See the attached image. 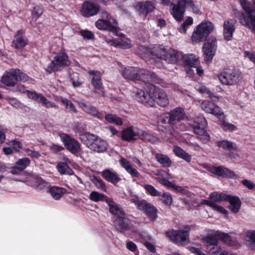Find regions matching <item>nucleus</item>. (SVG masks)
<instances>
[{
    "instance_id": "nucleus-22",
    "label": "nucleus",
    "mask_w": 255,
    "mask_h": 255,
    "mask_svg": "<svg viewBox=\"0 0 255 255\" xmlns=\"http://www.w3.org/2000/svg\"><path fill=\"white\" fill-rule=\"evenodd\" d=\"M133 6L140 16L145 17L155 8L154 3L151 1H140L135 3Z\"/></svg>"
},
{
    "instance_id": "nucleus-43",
    "label": "nucleus",
    "mask_w": 255,
    "mask_h": 255,
    "mask_svg": "<svg viewBox=\"0 0 255 255\" xmlns=\"http://www.w3.org/2000/svg\"><path fill=\"white\" fill-rule=\"evenodd\" d=\"M130 201L132 203L135 204L138 210L143 211L144 213L147 209L148 206H150V203L148 202L145 200H140L136 198H131Z\"/></svg>"
},
{
    "instance_id": "nucleus-23",
    "label": "nucleus",
    "mask_w": 255,
    "mask_h": 255,
    "mask_svg": "<svg viewBox=\"0 0 255 255\" xmlns=\"http://www.w3.org/2000/svg\"><path fill=\"white\" fill-rule=\"evenodd\" d=\"M120 71L124 78L134 81L135 85L137 84L139 68L133 67H123L121 66Z\"/></svg>"
},
{
    "instance_id": "nucleus-62",
    "label": "nucleus",
    "mask_w": 255,
    "mask_h": 255,
    "mask_svg": "<svg viewBox=\"0 0 255 255\" xmlns=\"http://www.w3.org/2000/svg\"><path fill=\"white\" fill-rule=\"evenodd\" d=\"M9 142L10 145L12 146V147L16 150H18L19 149L22 148V144L19 141L14 139L11 140Z\"/></svg>"
},
{
    "instance_id": "nucleus-6",
    "label": "nucleus",
    "mask_w": 255,
    "mask_h": 255,
    "mask_svg": "<svg viewBox=\"0 0 255 255\" xmlns=\"http://www.w3.org/2000/svg\"><path fill=\"white\" fill-rule=\"evenodd\" d=\"M186 5L192 8L194 13L198 14L200 12L198 7L195 4L193 0H179L176 5L173 3L171 4L172 7L170 12L177 21H181L183 19Z\"/></svg>"
},
{
    "instance_id": "nucleus-12",
    "label": "nucleus",
    "mask_w": 255,
    "mask_h": 255,
    "mask_svg": "<svg viewBox=\"0 0 255 255\" xmlns=\"http://www.w3.org/2000/svg\"><path fill=\"white\" fill-rule=\"evenodd\" d=\"M27 79L26 74L18 69H12L4 73L1 81L7 87H14L18 81L25 82Z\"/></svg>"
},
{
    "instance_id": "nucleus-33",
    "label": "nucleus",
    "mask_w": 255,
    "mask_h": 255,
    "mask_svg": "<svg viewBox=\"0 0 255 255\" xmlns=\"http://www.w3.org/2000/svg\"><path fill=\"white\" fill-rule=\"evenodd\" d=\"M67 190L61 187L52 186L49 188L48 193L54 200H59L66 194Z\"/></svg>"
},
{
    "instance_id": "nucleus-21",
    "label": "nucleus",
    "mask_w": 255,
    "mask_h": 255,
    "mask_svg": "<svg viewBox=\"0 0 255 255\" xmlns=\"http://www.w3.org/2000/svg\"><path fill=\"white\" fill-rule=\"evenodd\" d=\"M176 61V63L181 62L185 66L190 67H196L199 65V61L198 58L194 54L183 55L181 52L177 51Z\"/></svg>"
},
{
    "instance_id": "nucleus-35",
    "label": "nucleus",
    "mask_w": 255,
    "mask_h": 255,
    "mask_svg": "<svg viewBox=\"0 0 255 255\" xmlns=\"http://www.w3.org/2000/svg\"><path fill=\"white\" fill-rule=\"evenodd\" d=\"M23 30H19L14 35L12 43L17 49H22L27 44V40L23 38Z\"/></svg>"
},
{
    "instance_id": "nucleus-31",
    "label": "nucleus",
    "mask_w": 255,
    "mask_h": 255,
    "mask_svg": "<svg viewBox=\"0 0 255 255\" xmlns=\"http://www.w3.org/2000/svg\"><path fill=\"white\" fill-rule=\"evenodd\" d=\"M224 36L226 40H231L235 30V22L232 19H228L224 23Z\"/></svg>"
},
{
    "instance_id": "nucleus-27",
    "label": "nucleus",
    "mask_w": 255,
    "mask_h": 255,
    "mask_svg": "<svg viewBox=\"0 0 255 255\" xmlns=\"http://www.w3.org/2000/svg\"><path fill=\"white\" fill-rule=\"evenodd\" d=\"M130 220L125 216H121L117 218L114 221L115 228L120 232H124L128 230L130 226Z\"/></svg>"
},
{
    "instance_id": "nucleus-51",
    "label": "nucleus",
    "mask_w": 255,
    "mask_h": 255,
    "mask_svg": "<svg viewBox=\"0 0 255 255\" xmlns=\"http://www.w3.org/2000/svg\"><path fill=\"white\" fill-rule=\"evenodd\" d=\"M159 197H160V200L162 201V202L165 205L168 206L171 205L172 201V199L171 195L167 193L166 192H164L162 193L161 192V194Z\"/></svg>"
},
{
    "instance_id": "nucleus-30",
    "label": "nucleus",
    "mask_w": 255,
    "mask_h": 255,
    "mask_svg": "<svg viewBox=\"0 0 255 255\" xmlns=\"http://www.w3.org/2000/svg\"><path fill=\"white\" fill-rule=\"evenodd\" d=\"M210 172L219 176L233 178L236 176L233 171L222 166H213L210 168Z\"/></svg>"
},
{
    "instance_id": "nucleus-5",
    "label": "nucleus",
    "mask_w": 255,
    "mask_h": 255,
    "mask_svg": "<svg viewBox=\"0 0 255 255\" xmlns=\"http://www.w3.org/2000/svg\"><path fill=\"white\" fill-rule=\"evenodd\" d=\"M101 17L96 22V27L99 30L108 31L118 35L120 28L116 20L105 10L101 12Z\"/></svg>"
},
{
    "instance_id": "nucleus-40",
    "label": "nucleus",
    "mask_w": 255,
    "mask_h": 255,
    "mask_svg": "<svg viewBox=\"0 0 255 255\" xmlns=\"http://www.w3.org/2000/svg\"><path fill=\"white\" fill-rule=\"evenodd\" d=\"M173 151L178 157L183 159L188 162L191 161V156L179 146H174Z\"/></svg>"
},
{
    "instance_id": "nucleus-56",
    "label": "nucleus",
    "mask_w": 255,
    "mask_h": 255,
    "mask_svg": "<svg viewBox=\"0 0 255 255\" xmlns=\"http://www.w3.org/2000/svg\"><path fill=\"white\" fill-rule=\"evenodd\" d=\"M208 205L213 208V209L218 212L223 214H226L227 213V210L222 206L217 205L215 203L208 202Z\"/></svg>"
},
{
    "instance_id": "nucleus-39",
    "label": "nucleus",
    "mask_w": 255,
    "mask_h": 255,
    "mask_svg": "<svg viewBox=\"0 0 255 255\" xmlns=\"http://www.w3.org/2000/svg\"><path fill=\"white\" fill-rule=\"evenodd\" d=\"M155 158L157 161L163 167H169L172 164V161L166 155L161 153H156Z\"/></svg>"
},
{
    "instance_id": "nucleus-14",
    "label": "nucleus",
    "mask_w": 255,
    "mask_h": 255,
    "mask_svg": "<svg viewBox=\"0 0 255 255\" xmlns=\"http://www.w3.org/2000/svg\"><path fill=\"white\" fill-rule=\"evenodd\" d=\"M213 24L210 21H205L199 24L193 33L192 39L194 42L204 40L212 31Z\"/></svg>"
},
{
    "instance_id": "nucleus-24",
    "label": "nucleus",
    "mask_w": 255,
    "mask_h": 255,
    "mask_svg": "<svg viewBox=\"0 0 255 255\" xmlns=\"http://www.w3.org/2000/svg\"><path fill=\"white\" fill-rule=\"evenodd\" d=\"M101 175L105 180L114 185L122 180L118 173L112 168L104 169L101 172Z\"/></svg>"
},
{
    "instance_id": "nucleus-42",
    "label": "nucleus",
    "mask_w": 255,
    "mask_h": 255,
    "mask_svg": "<svg viewBox=\"0 0 255 255\" xmlns=\"http://www.w3.org/2000/svg\"><path fill=\"white\" fill-rule=\"evenodd\" d=\"M228 196V195L226 194L214 192L210 194L209 196L210 201H207V204L208 205V202L215 203L221 201H226Z\"/></svg>"
},
{
    "instance_id": "nucleus-63",
    "label": "nucleus",
    "mask_w": 255,
    "mask_h": 255,
    "mask_svg": "<svg viewBox=\"0 0 255 255\" xmlns=\"http://www.w3.org/2000/svg\"><path fill=\"white\" fill-rule=\"evenodd\" d=\"M127 248L132 252H134L137 250L136 245L132 241H128L127 243Z\"/></svg>"
},
{
    "instance_id": "nucleus-55",
    "label": "nucleus",
    "mask_w": 255,
    "mask_h": 255,
    "mask_svg": "<svg viewBox=\"0 0 255 255\" xmlns=\"http://www.w3.org/2000/svg\"><path fill=\"white\" fill-rule=\"evenodd\" d=\"M23 150L27 156L31 158H38L41 156V154L37 151L32 150L28 148H24Z\"/></svg>"
},
{
    "instance_id": "nucleus-50",
    "label": "nucleus",
    "mask_w": 255,
    "mask_h": 255,
    "mask_svg": "<svg viewBox=\"0 0 255 255\" xmlns=\"http://www.w3.org/2000/svg\"><path fill=\"white\" fill-rule=\"evenodd\" d=\"M221 127L226 131L232 132L237 129V126L225 121L222 122Z\"/></svg>"
},
{
    "instance_id": "nucleus-32",
    "label": "nucleus",
    "mask_w": 255,
    "mask_h": 255,
    "mask_svg": "<svg viewBox=\"0 0 255 255\" xmlns=\"http://www.w3.org/2000/svg\"><path fill=\"white\" fill-rule=\"evenodd\" d=\"M120 163L121 165L132 177H139L140 174L139 172L133 167L130 162L127 159L122 158L120 161Z\"/></svg>"
},
{
    "instance_id": "nucleus-13",
    "label": "nucleus",
    "mask_w": 255,
    "mask_h": 255,
    "mask_svg": "<svg viewBox=\"0 0 255 255\" xmlns=\"http://www.w3.org/2000/svg\"><path fill=\"white\" fill-rule=\"evenodd\" d=\"M151 54L156 57L162 59L169 63H176L177 51L173 49H167L163 45H156L151 51Z\"/></svg>"
},
{
    "instance_id": "nucleus-10",
    "label": "nucleus",
    "mask_w": 255,
    "mask_h": 255,
    "mask_svg": "<svg viewBox=\"0 0 255 255\" xmlns=\"http://www.w3.org/2000/svg\"><path fill=\"white\" fill-rule=\"evenodd\" d=\"M208 240H215L217 247H220L218 245V241H221L223 243L230 246H233L236 241L235 239L228 233H223L220 231H215L210 235L202 238V242L206 248V251L208 253L209 252Z\"/></svg>"
},
{
    "instance_id": "nucleus-28",
    "label": "nucleus",
    "mask_w": 255,
    "mask_h": 255,
    "mask_svg": "<svg viewBox=\"0 0 255 255\" xmlns=\"http://www.w3.org/2000/svg\"><path fill=\"white\" fill-rule=\"evenodd\" d=\"M105 202L109 207V212L116 216L117 218L125 215L126 213L121 206L113 201L112 199L110 198L106 199Z\"/></svg>"
},
{
    "instance_id": "nucleus-61",
    "label": "nucleus",
    "mask_w": 255,
    "mask_h": 255,
    "mask_svg": "<svg viewBox=\"0 0 255 255\" xmlns=\"http://www.w3.org/2000/svg\"><path fill=\"white\" fill-rule=\"evenodd\" d=\"M158 181L160 184L169 188H172L173 186H175V184H173L171 182L163 178H158Z\"/></svg>"
},
{
    "instance_id": "nucleus-59",
    "label": "nucleus",
    "mask_w": 255,
    "mask_h": 255,
    "mask_svg": "<svg viewBox=\"0 0 255 255\" xmlns=\"http://www.w3.org/2000/svg\"><path fill=\"white\" fill-rule=\"evenodd\" d=\"M71 80L74 87H79L82 84V82L79 80V76L77 73L72 75Z\"/></svg>"
},
{
    "instance_id": "nucleus-38",
    "label": "nucleus",
    "mask_w": 255,
    "mask_h": 255,
    "mask_svg": "<svg viewBox=\"0 0 255 255\" xmlns=\"http://www.w3.org/2000/svg\"><path fill=\"white\" fill-rule=\"evenodd\" d=\"M226 201L230 203L231 210L233 212H239L241 205V200L239 197L228 195Z\"/></svg>"
},
{
    "instance_id": "nucleus-19",
    "label": "nucleus",
    "mask_w": 255,
    "mask_h": 255,
    "mask_svg": "<svg viewBox=\"0 0 255 255\" xmlns=\"http://www.w3.org/2000/svg\"><path fill=\"white\" fill-rule=\"evenodd\" d=\"M19 91L26 93V95L29 98L37 101L38 103L41 104L42 106L46 108L58 107L54 103L49 101L41 94H38L35 91H30L29 90L25 91L24 90H21L20 89Z\"/></svg>"
},
{
    "instance_id": "nucleus-37",
    "label": "nucleus",
    "mask_w": 255,
    "mask_h": 255,
    "mask_svg": "<svg viewBox=\"0 0 255 255\" xmlns=\"http://www.w3.org/2000/svg\"><path fill=\"white\" fill-rule=\"evenodd\" d=\"M89 74L93 76L92 84L95 89L101 90L103 84L101 82V75L99 72L97 71H90Z\"/></svg>"
},
{
    "instance_id": "nucleus-3",
    "label": "nucleus",
    "mask_w": 255,
    "mask_h": 255,
    "mask_svg": "<svg viewBox=\"0 0 255 255\" xmlns=\"http://www.w3.org/2000/svg\"><path fill=\"white\" fill-rule=\"evenodd\" d=\"M239 1L245 12L237 11L235 17L242 25L255 32V9L249 0H239ZM253 4L255 7V0H253Z\"/></svg>"
},
{
    "instance_id": "nucleus-18",
    "label": "nucleus",
    "mask_w": 255,
    "mask_h": 255,
    "mask_svg": "<svg viewBox=\"0 0 255 255\" xmlns=\"http://www.w3.org/2000/svg\"><path fill=\"white\" fill-rule=\"evenodd\" d=\"M201 108L206 113L212 114L220 120L224 119L222 109L211 101H203L201 104Z\"/></svg>"
},
{
    "instance_id": "nucleus-36",
    "label": "nucleus",
    "mask_w": 255,
    "mask_h": 255,
    "mask_svg": "<svg viewBox=\"0 0 255 255\" xmlns=\"http://www.w3.org/2000/svg\"><path fill=\"white\" fill-rule=\"evenodd\" d=\"M206 127L194 126V130L198 135V138L203 143H207L210 140V135L207 132L205 128Z\"/></svg>"
},
{
    "instance_id": "nucleus-1",
    "label": "nucleus",
    "mask_w": 255,
    "mask_h": 255,
    "mask_svg": "<svg viewBox=\"0 0 255 255\" xmlns=\"http://www.w3.org/2000/svg\"><path fill=\"white\" fill-rule=\"evenodd\" d=\"M133 93V97L146 106L153 107L156 103L161 107H165L169 103L168 98L165 92L153 84L147 85L146 92L137 88Z\"/></svg>"
},
{
    "instance_id": "nucleus-44",
    "label": "nucleus",
    "mask_w": 255,
    "mask_h": 255,
    "mask_svg": "<svg viewBox=\"0 0 255 255\" xmlns=\"http://www.w3.org/2000/svg\"><path fill=\"white\" fill-rule=\"evenodd\" d=\"M105 118L108 122L116 124L117 126H122L123 123V120L115 115L110 114H106Z\"/></svg>"
},
{
    "instance_id": "nucleus-7",
    "label": "nucleus",
    "mask_w": 255,
    "mask_h": 255,
    "mask_svg": "<svg viewBox=\"0 0 255 255\" xmlns=\"http://www.w3.org/2000/svg\"><path fill=\"white\" fill-rule=\"evenodd\" d=\"M70 64V61L68 55L64 51H61L55 54L47 68L46 71L49 74L55 71H60Z\"/></svg>"
},
{
    "instance_id": "nucleus-49",
    "label": "nucleus",
    "mask_w": 255,
    "mask_h": 255,
    "mask_svg": "<svg viewBox=\"0 0 255 255\" xmlns=\"http://www.w3.org/2000/svg\"><path fill=\"white\" fill-rule=\"evenodd\" d=\"M146 192L152 196H160L161 192L156 190L152 185L145 184L143 186Z\"/></svg>"
},
{
    "instance_id": "nucleus-2",
    "label": "nucleus",
    "mask_w": 255,
    "mask_h": 255,
    "mask_svg": "<svg viewBox=\"0 0 255 255\" xmlns=\"http://www.w3.org/2000/svg\"><path fill=\"white\" fill-rule=\"evenodd\" d=\"M185 119L184 109L180 107L176 108L169 112V117L161 120L162 124H166L167 121L168 125L164 128V129L161 130L169 135H173V132L175 130H184L186 127L182 121Z\"/></svg>"
},
{
    "instance_id": "nucleus-25",
    "label": "nucleus",
    "mask_w": 255,
    "mask_h": 255,
    "mask_svg": "<svg viewBox=\"0 0 255 255\" xmlns=\"http://www.w3.org/2000/svg\"><path fill=\"white\" fill-rule=\"evenodd\" d=\"M216 144L219 147L228 151L229 156L231 158H235L234 154H236L237 148L235 142L228 140H222L217 141Z\"/></svg>"
},
{
    "instance_id": "nucleus-47",
    "label": "nucleus",
    "mask_w": 255,
    "mask_h": 255,
    "mask_svg": "<svg viewBox=\"0 0 255 255\" xmlns=\"http://www.w3.org/2000/svg\"><path fill=\"white\" fill-rule=\"evenodd\" d=\"M193 19L191 17H187L179 27L181 33H185L188 27L193 24Z\"/></svg>"
},
{
    "instance_id": "nucleus-64",
    "label": "nucleus",
    "mask_w": 255,
    "mask_h": 255,
    "mask_svg": "<svg viewBox=\"0 0 255 255\" xmlns=\"http://www.w3.org/2000/svg\"><path fill=\"white\" fill-rule=\"evenodd\" d=\"M247 238L248 241L255 242V230L248 231L247 233Z\"/></svg>"
},
{
    "instance_id": "nucleus-4",
    "label": "nucleus",
    "mask_w": 255,
    "mask_h": 255,
    "mask_svg": "<svg viewBox=\"0 0 255 255\" xmlns=\"http://www.w3.org/2000/svg\"><path fill=\"white\" fill-rule=\"evenodd\" d=\"M80 139L87 147L95 152H104L107 149V141L94 134L85 132L81 135Z\"/></svg>"
},
{
    "instance_id": "nucleus-45",
    "label": "nucleus",
    "mask_w": 255,
    "mask_h": 255,
    "mask_svg": "<svg viewBox=\"0 0 255 255\" xmlns=\"http://www.w3.org/2000/svg\"><path fill=\"white\" fill-rule=\"evenodd\" d=\"M89 199L94 202H97L99 201H105L106 196L102 193H100L97 191H92L89 195Z\"/></svg>"
},
{
    "instance_id": "nucleus-15",
    "label": "nucleus",
    "mask_w": 255,
    "mask_h": 255,
    "mask_svg": "<svg viewBox=\"0 0 255 255\" xmlns=\"http://www.w3.org/2000/svg\"><path fill=\"white\" fill-rule=\"evenodd\" d=\"M59 136L65 147L69 151L77 156L80 154L81 144L77 140L65 133H60Z\"/></svg>"
},
{
    "instance_id": "nucleus-58",
    "label": "nucleus",
    "mask_w": 255,
    "mask_h": 255,
    "mask_svg": "<svg viewBox=\"0 0 255 255\" xmlns=\"http://www.w3.org/2000/svg\"><path fill=\"white\" fill-rule=\"evenodd\" d=\"M81 35L84 38L88 40H92L94 38V33L88 30H81L80 31Z\"/></svg>"
},
{
    "instance_id": "nucleus-8",
    "label": "nucleus",
    "mask_w": 255,
    "mask_h": 255,
    "mask_svg": "<svg viewBox=\"0 0 255 255\" xmlns=\"http://www.w3.org/2000/svg\"><path fill=\"white\" fill-rule=\"evenodd\" d=\"M140 134H144L147 140L151 142L156 141V137L153 136L150 133L143 131L136 127H128L123 129L120 133V136L124 140L130 142L136 139L138 136Z\"/></svg>"
},
{
    "instance_id": "nucleus-11",
    "label": "nucleus",
    "mask_w": 255,
    "mask_h": 255,
    "mask_svg": "<svg viewBox=\"0 0 255 255\" xmlns=\"http://www.w3.org/2000/svg\"><path fill=\"white\" fill-rule=\"evenodd\" d=\"M241 71L235 68H226L219 74L220 82L225 85L237 84L241 78Z\"/></svg>"
},
{
    "instance_id": "nucleus-52",
    "label": "nucleus",
    "mask_w": 255,
    "mask_h": 255,
    "mask_svg": "<svg viewBox=\"0 0 255 255\" xmlns=\"http://www.w3.org/2000/svg\"><path fill=\"white\" fill-rule=\"evenodd\" d=\"M194 126L206 127L207 125V121L202 115H199L196 117L194 121Z\"/></svg>"
},
{
    "instance_id": "nucleus-29",
    "label": "nucleus",
    "mask_w": 255,
    "mask_h": 255,
    "mask_svg": "<svg viewBox=\"0 0 255 255\" xmlns=\"http://www.w3.org/2000/svg\"><path fill=\"white\" fill-rule=\"evenodd\" d=\"M208 248L210 255H237L230 251H226L222 250L221 247H217L215 240H208Z\"/></svg>"
},
{
    "instance_id": "nucleus-48",
    "label": "nucleus",
    "mask_w": 255,
    "mask_h": 255,
    "mask_svg": "<svg viewBox=\"0 0 255 255\" xmlns=\"http://www.w3.org/2000/svg\"><path fill=\"white\" fill-rule=\"evenodd\" d=\"M157 210L151 203L144 213L150 219H155L156 218Z\"/></svg>"
},
{
    "instance_id": "nucleus-53",
    "label": "nucleus",
    "mask_w": 255,
    "mask_h": 255,
    "mask_svg": "<svg viewBox=\"0 0 255 255\" xmlns=\"http://www.w3.org/2000/svg\"><path fill=\"white\" fill-rule=\"evenodd\" d=\"M62 103L64 105L66 108L70 111L76 112V109L74 104L71 102V101L66 99L62 98L61 100Z\"/></svg>"
},
{
    "instance_id": "nucleus-34",
    "label": "nucleus",
    "mask_w": 255,
    "mask_h": 255,
    "mask_svg": "<svg viewBox=\"0 0 255 255\" xmlns=\"http://www.w3.org/2000/svg\"><path fill=\"white\" fill-rule=\"evenodd\" d=\"M108 42L112 45L124 49H128L131 47L130 40L126 37L111 39L108 41Z\"/></svg>"
},
{
    "instance_id": "nucleus-41",
    "label": "nucleus",
    "mask_w": 255,
    "mask_h": 255,
    "mask_svg": "<svg viewBox=\"0 0 255 255\" xmlns=\"http://www.w3.org/2000/svg\"><path fill=\"white\" fill-rule=\"evenodd\" d=\"M56 168L61 175H72L74 174L73 170L66 163L59 162L56 165Z\"/></svg>"
},
{
    "instance_id": "nucleus-9",
    "label": "nucleus",
    "mask_w": 255,
    "mask_h": 255,
    "mask_svg": "<svg viewBox=\"0 0 255 255\" xmlns=\"http://www.w3.org/2000/svg\"><path fill=\"white\" fill-rule=\"evenodd\" d=\"M158 82V80L155 73L146 69H139L137 84L134 86L135 89L133 90L132 96L134 95L133 92L137 90V88L146 92L147 85Z\"/></svg>"
},
{
    "instance_id": "nucleus-54",
    "label": "nucleus",
    "mask_w": 255,
    "mask_h": 255,
    "mask_svg": "<svg viewBox=\"0 0 255 255\" xmlns=\"http://www.w3.org/2000/svg\"><path fill=\"white\" fill-rule=\"evenodd\" d=\"M199 91L201 93L207 94L208 97L210 98L214 101L218 100V97L214 95V94H213L205 86H201L199 89Z\"/></svg>"
},
{
    "instance_id": "nucleus-60",
    "label": "nucleus",
    "mask_w": 255,
    "mask_h": 255,
    "mask_svg": "<svg viewBox=\"0 0 255 255\" xmlns=\"http://www.w3.org/2000/svg\"><path fill=\"white\" fill-rule=\"evenodd\" d=\"M241 183L249 190H253L255 187V183L249 180L243 179L241 181Z\"/></svg>"
},
{
    "instance_id": "nucleus-16",
    "label": "nucleus",
    "mask_w": 255,
    "mask_h": 255,
    "mask_svg": "<svg viewBox=\"0 0 255 255\" xmlns=\"http://www.w3.org/2000/svg\"><path fill=\"white\" fill-rule=\"evenodd\" d=\"M217 47V39L215 37L210 38L205 42L203 47V52L206 62H210L212 60Z\"/></svg>"
},
{
    "instance_id": "nucleus-46",
    "label": "nucleus",
    "mask_w": 255,
    "mask_h": 255,
    "mask_svg": "<svg viewBox=\"0 0 255 255\" xmlns=\"http://www.w3.org/2000/svg\"><path fill=\"white\" fill-rule=\"evenodd\" d=\"M30 163V161L28 158L24 157L19 159L15 162V165L20 170L23 171L29 165Z\"/></svg>"
},
{
    "instance_id": "nucleus-20",
    "label": "nucleus",
    "mask_w": 255,
    "mask_h": 255,
    "mask_svg": "<svg viewBox=\"0 0 255 255\" xmlns=\"http://www.w3.org/2000/svg\"><path fill=\"white\" fill-rule=\"evenodd\" d=\"M100 9V5L93 1L87 0L83 2L81 9L82 15L85 17L96 15Z\"/></svg>"
},
{
    "instance_id": "nucleus-17",
    "label": "nucleus",
    "mask_w": 255,
    "mask_h": 255,
    "mask_svg": "<svg viewBox=\"0 0 255 255\" xmlns=\"http://www.w3.org/2000/svg\"><path fill=\"white\" fill-rule=\"evenodd\" d=\"M167 236L173 242L179 245H183L188 242L189 233L184 230H170L166 232Z\"/></svg>"
},
{
    "instance_id": "nucleus-26",
    "label": "nucleus",
    "mask_w": 255,
    "mask_h": 255,
    "mask_svg": "<svg viewBox=\"0 0 255 255\" xmlns=\"http://www.w3.org/2000/svg\"><path fill=\"white\" fill-rule=\"evenodd\" d=\"M78 103L79 106L85 112L90 114L95 117H96L99 119H102L103 118V115L102 113L99 112L96 107L89 104L88 103H86L83 100L79 101H76Z\"/></svg>"
},
{
    "instance_id": "nucleus-57",
    "label": "nucleus",
    "mask_w": 255,
    "mask_h": 255,
    "mask_svg": "<svg viewBox=\"0 0 255 255\" xmlns=\"http://www.w3.org/2000/svg\"><path fill=\"white\" fill-rule=\"evenodd\" d=\"M93 182L98 189L102 191H106L105 183L102 179L95 178L94 179Z\"/></svg>"
}]
</instances>
